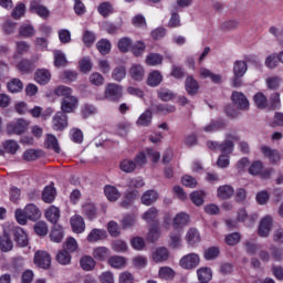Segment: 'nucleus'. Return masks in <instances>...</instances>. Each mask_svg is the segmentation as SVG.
I'll use <instances>...</instances> for the list:
<instances>
[{
  "label": "nucleus",
  "instance_id": "1",
  "mask_svg": "<svg viewBox=\"0 0 283 283\" xmlns=\"http://www.w3.org/2000/svg\"><path fill=\"white\" fill-rule=\"evenodd\" d=\"M14 217L18 224H28V220L36 222L41 218V209L34 203H28L24 209H17Z\"/></svg>",
  "mask_w": 283,
  "mask_h": 283
},
{
  "label": "nucleus",
  "instance_id": "2",
  "mask_svg": "<svg viewBox=\"0 0 283 283\" xmlns=\"http://www.w3.org/2000/svg\"><path fill=\"white\" fill-rule=\"evenodd\" d=\"M104 96L107 101L112 103H118L123 98V86L116 83H109L106 85L104 91Z\"/></svg>",
  "mask_w": 283,
  "mask_h": 283
},
{
  "label": "nucleus",
  "instance_id": "3",
  "mask_svg": "<svg viewBox=\"0 0 283 283\" xmlns=\"http://www.w3.org/2000/svg\"><path fill=\"white\" fill-rule=\"evenodd\" d=\"M240 140V136L235 133H229L226 135V139L221 143L220 151L221 154L229 155L233 154V148L235 143Z\"/></svg>",
  "mask_w": 283,
  "mask_h": 283
},
{
  "label": "nucleus",
  "instance_id": "4",
  "mask_svg": "<svg viewBox=\"0 0 283 283\" xmlns=\"http://www.w3.org/2000/svg\"><path fill=\"white\" fill-rule=\"evenodd\" d=\"M179 265L187 271L197 269L200 265V255H198V253L186 254L180 259Z\"/></svg>",
  "mask_w": 283,
  "mask_h": 283
},
{
  "label": "nucleus",
  "instance_id": "5",
  "mask_svg": "<svg viewBox=\"0 0 283 283\" xmlns=\"http://www.w3.org/2000/svg\"><path fill=\"white\" fill-rule=\"evenodd\" d=\"M34 264L39 266V269H50L52 266V256L46 251H36L34 254Z\"/></svg>",
  "mask_w": 283,
  "mask_h": 283
},
{
  "label": "nucleus",
  "instance_id": "6",
  "mask_svg": "<svg viewBox=\"0 0 283 283\" xmlns=\"http://www.w3.org/2000/svg\"><path fill=\"white\" fill-rule=\"evenodd\" d=\"M76 107H78V98L74 95L71 97H64L61 101V109L60 113H63L65 115L73 114V112L76 111Z\"/></svg>",
  "mask_w": 283,
  "mask_h": 283
},
{
  "label": "nucleus",
  "instance_id": "7",
  "mask_svg": "<svg viewBox=\"0 0 283 283\" xmlns=\"http://www.w3.org/2000/svg\"><path fill=\"white\" fill-rule=\"evenodd\" d=\"M231 101L238 109L247 112L249 109V99L242 92L233 91L231 94Z\"/></svg>",
  "mask_w": 283,
  "mask_h": 283
},
{
  "label": "nucleus",
  "instance_id": "8",
  "mask_svg": "<svg viewBox=\"0 0 283 283\" xmlns=\"http://www.w3.org/2000/svg\"><path fill=\"white\" fill-rule=\"evenodd\" d=\"M12 230L14 241L17 242L18 247H28V233L21 227L9 226Z\"/></svg>",
  "mask_w": 283,
  "mask_h": 283
},
{
  "label": "nucleus",
  "instance_id": "9",
  "mask_svg": "<svg viewBox=\"0 0 283 283\" xmlns=\"http://www.w3.org/2000/svg\"><path fill=\"white\" fill-rule=\"evenodd\" d=\"M272 229H273V218L271 216H265L259 224L258 233L260 238H269Z\"/></svg>",
  "mask_w": 283,
  "mask_h": 283
},
{
  "label": "nucleus",
  "instance_id": "10",
  "mask_svg": "<svg viewBox=\"0 0 283 283\" xmlns=\"http://www.w3.org/2000/svg\"><path fill=\"white\" fill-rule=\"evenodd\" d=\"M25 129H28V122L25 119H18L7 125V133L10 135L17 134L19 136L23 134Z\"/></svg>",
  "mask_w": 283,
  "mask_h": 283
},
{
  "label": "nucleus",
  "instance_id": "11",
  "mask_svg": "<svg viewBox=\"0 0 283 283\" xmlns=\"http://www.w3.org/2000/svg\"><path fill=\"white\" fill-rule=\"evenodd\" d=\"M52 125L55 132H63V129L67 128V115L57 112L55 116H53Z\"/></svg>",
  "mask_w": 283,
  "mask_h": 283
},
{
  "label": "nucleus",
  "instance_id": "12",
  "mask_svg": "<svg viewBox=\"0 0 283 283\" xmlns=\"http://www.w3.org/2000/svg\"><path fill=\"white\" fill-rule=\"evenodd\" d=\"M189 224V214L185 212L177 213L172 219V227L177 231H182Z\"/></svg>",
  "mask_w": 283,
  "mask_h": 283
},
{
  "label": "nucleus",
  "instance_id": "13",
  "mask_svg": "<svg viewBox=\"0 0 283 283\" xmlns=\"http://www.w3.org/2000/svg\"><path fill=\"white\" fill-rule=\"evenodd\" d=\"M31 12H35L42 19H48L50 17V10L42 6L41 0H32L30 3Z\"/></svg>",
  "mask_w": 283,
  "mask_h": 283
},
{
  "label": "nucleus",
  "instance_id": "14",
  "mask_svg": "<svg viewBox=\"0 0 283 283\" xmlns=\"http://www.w3.org/2000/svg\"><path fill=\"white\" fill-rule=\"evenodd\" d=\"M34 81L39 85H48L52 81V73L46 69H38L34 73Z\"/></svg>",
  "mask_w": 283,
  "mask_h": 283
},
{
  "label": "nucleus",
  "instance_id": "15",
  "mask_svg": "<svg viewBox=\"0 0 283 283\" xmlns=\"http://www.w3.org/2000/svg\"><path fill=\"white\" fill-rule=\"evenodd\" d=\"M261 153L263 154L264 158L270 160L271 165H276V163H280V151L269 146H262Z\"/></svg>",
  "mask_w": 283,
  "mask_h": 283
},
{
  "label": "nucleus",
  "instance_id": "16",
  "mask_svg": "<svg viewBox=\"0 0 283 283\" xmlns=\"http://www.w3.org/2000/svg\"><path fill=\"white\" fill-rule=\"evenodd\" d=\"M234 193L235 189H233V186L230 185H223L217 189V196L220 198V200H230V198H233Z\"/></svg>",
  "mask_w": 283,
  "mask_h": 283
},
{
  "label": "nucleus",
  "instance_id": "17",
  "mask_svg": "<svg viewBox=\"0 0 283 283\" xmlns=\"http://www.w3.org/2000/svg\"><path fill=\"white\" fill-rule=\"evenodd\" d=\"M201 237L200 232L196 228H190L186 233V242L189 247H196V244L200 243Z\"/></svg>",
  "mask_w": 283,
  "mask_h": 283
},
{
  "label": "nucleus",
  "instance_id": "18",
  "mask_svg": "<svg viewBox=\"0 0 283 283\" xmlns=\"http://www.w3.org/2000/svg\"><path fill=\"white\" fill-rule=\"evenodd\" d=\"M45 218L51 224H56L61 219V210L55 206H50L45 211Z\"/></svg>",
  "mask_w": 283,
  "mask_h": 283
},
{
  "label": "nucleus",
  "instance_id": "19",
  "mask_svg": "<svg viewBox=\"0 0 283 283\" xmlns=\"http://www.w3.org/2000/svg\"><path fill=\"white\" fill-rule=\"evenodd\" d=\"M71 227L74 233H83L85 231V220L83 217L75 214L71 218Z\"/></svg>",
  "mask_w": 283,
  "mask_h": 283
},
{
  "label": "nucleus",
  "instance_id": "20",
  "mask_svg": "<svg viewBox=\"0 0 283 283\" xmlns=\"http://www.w3.org/2000/svg\"><path fill=\"white\" fill-rule=\"evenodd\" d=\"M169 238L171 249H180V247H182V230H175L170 232Z\"/></svg>",
  "mask_w": 283,
  "mask_h": 283
},
{
  "label": "nucleus",
  "instance_id": "21",
  "mask_svg": "<svg viewBox=\"0 0 283 283\" xmlns=\"http://www.w3.org/2000/svg\"><path fill=\"white\" fill-rule=\"evenodd\" d=\"M197 275L199 282L209 283L213 279V271H211V268H200L197 270Z\"/></svg>",
  "mask_w": 283,
  "mask_h": 283
},
{
  "label": "nucleus",
  "instance_id": "22",
  "mask_svg": "<svg viewBox=\"0 0 283 283\" xmlns=\"http://www.w3.org/2000/svg\"><path fill=\"white\" fill-rule=\"evenodd\" d=\"M199 76L201 78H210L212 83H222V75L216 74L206 67L199 69Z\"/></svg>",
  "mask_w": 283,
  "mask_h": 283
},
{
  "label": "nucleus",
  "instance_id": "23",
  "mask_svg": "<svg viewBox=\"0 0 283 283\" xmlns=\"http://www.w3.org/2000/svg\"><path fill=\"white\" fill-rule=\"evenodd\" d=\"M133 81H143L145 78V69L140 64H133L129 70Z\"/></svg>",
  "mask_w": 283,
  "mask_h": 283
},
{
  "label": "nucleus",
  "instance_id": "24",
  "mask_svg": "<svg viewBox=\"0 0 283 283\" xmlns=\"http://www.w3.org/2000/svg\"><path fill=\"white\" fill-rule=\"evenodd\" d=\"M56 199V189L51 186H46L44 190L42 191V200L46 205H52L54 200Z\"/></svg>",
  "mask_w": 283,
  "mask_h": 283
},
{
  "label": "nucleus",
  "instance_id": "25",
  "mask_svg": "<svg viewBox=\"0 0 283 283\" xmlns=\"http://www.w3.org/2000/svg\"><path fill=\"white\" fill-rule=\"evenodd\" d=\"M154 115L151 111L146 109L142 115H139L138 119L136 120V125L139 127H149L151 125V120Z\"/></svg>",
  "mask_w": 283,
  "mask_h": 283
},
{
  "label": "nucleus",
  "instance_id": "26",
  "mask_svg": "<svg viewBox=\"0 0 283 283\" xmlns=\"http://www.w3.org/2000/svg\"><path fill=\"white\" fill-rule=\"evenodd\" d=\"M227 127V123H224V119H217L208 124L203 132H207L208 134H211L213 132H220Z\"/></svg>",
  "mask_w": 283,
  "mask_h": 283
},
{
  "label": "nucleus",
  "instance_id": "27",
  "mask_svg": "<svg viewBox=\"0 0 283 283\" xmlns=\"http://www.w3.org/2000/svg\"><path fill=\"white\" fill-rule=\"evenodd\" d=\"M143 220L148 224H156L158 222V209L155 207L149 208L143 216Z\"/></svg>",
  "mask_w": 283,
  "mask_h": 283
},
{
  "label": "nucleus",
  "instance_id": "28",
  "mask_svg": "<svg viewBox=\"0 0 283 283\" xmlns=\"http://www.w3.org/2000/svg\"><path fill=\"white\" fill-rule=\"evenodd\" d=\"M104 193L107 198V200H109V202H116V200H118V198H120V191H118V188L114 187V186H105L104 187Z\"/></svg>",
  "mask_w": 283,
  "mask_h": 283
},
{
  "label": "nucleus",
  "instance_id": "29",
  "mask_svg": "<svg viewBox=\"0 0 283 283\" xmlns=\"http://www.w3.org/2000/svg\"><path fill=\"white\" fill-rule=\"evenodd\" d=\"M157 200L158 192H156V190H148L142 196V205H145L146 207H151Z\"/></svg>",
  "mask_w": 283,
  "mask_h": 283
},
{
  "label": "nucleus",
  "instance_id": "30",
  "mask_svg": "<svg viewBox=\"0 0 283 283\" xmlns=\"http://www.w3.org/2000/svg\"><path fill=\"white\" fill-rule=\"evenodd\" d=\"M107 238V231L101 229H93L87 235V242H98Z\"/></svg>",
  "mask_w": 283,
  "mask_h": 283
},
{
  "label": "nucleus",
  "instance_id": "31",
  "mask_svg": "<svg viewBox=\"0 0 283 283\" xmlns=\"http://www.w3.org/2000/svg\"><path fill=\"white\" fill-rule=\"evenodd\" d=\"M154 262H167L169 260V250L167 248H158L153 253Z\"/></svg>",
  "mask_w": 283,
  "mask_h": 283
},
{
  "label": "nucleus",
  "instance_id": "32",
  "mask_svg": "<svg viewBox=\"0 0 283 283\" xmlns=\"http://www.w3.org/2000/svg\"><path fill=\"white\" fill-rule=\"evenodd\" d=\"M198 90H200L198 81H196L193 76H188L186 78V92H188L190 96H193L195 94H198Z\"/></svg>",
  "mask_w": 283,
  "mask_h": 283
},
{
  "label": "nucleus",
  "instance_id": "33",
  "mask_svg": "<svg viewBox=\"0 0 283 283\" xmlns=\"http://www.w3.org/2000/svg\"><path fill=\"white\" fill-rule=\"evenodd\" d=\"M153 112H156V114H174L176 112V106L169 105V104H157L151 105Z\"/></svg>",
  "mask_w": 283,
  "mask_h": 283
},
{
  "label": "nucleus",
  "instance_id": "34",
  "mask_svg": "<svg viewBox=\"0 0 283 283\" xmlns=\"http://www.w3.org/2000/svg\"><path fill=\"white\" fill-rule=\"evenodd\" d=\"M249 70V65H247V62L244 61H235L233 63V74L234 76H244Z\"/></svg>",
  "mask_w": 283,
  "mask_h": 283
},
{
  "label": "nucleus",
  "instance_id": "35",
  "mask_svg": "<svg viewBox=\"0 0 283 283\" xmlns=\"http://www.w3.org/2000/svg\"><path fill=\"white\" fill-rule=\"evenodd\" d=\"M80 266L83 271H92L96 266V261L90 255H84L80 260Z\"/></svg>",
  "mask_w": 283,
  "mask_h": 283
},
{
  "label": "nucleus",
  "instance_id": "36",
  "mask_svg": "<svg viewBox=\"0 0 283 283\" xmlns=\"http://www.w3.org/2000/svg\"><path fill=\"white\" fill-rule=\"evenodd\" d=\"M64 233H63V227L59 226V224H54L50 238L52 242H62L63 238H64Z\"/></svg>",
  "mask_w": 283,
  "mask_h": 283
},
{
  "label": "nucleus",
  "instance_id": "37",
  "mask_svg": "<svg viewBox=\"0 0 283 283\" xmlns=\"http://www.w3.org/2000/svg\"><path fill=\"white\" fill-rule=\"evenodd\" d=\"M147 83L150 87H158L163 83V74L159 71H154L148 75Z\"/></svg>",
  "mask_w": 283,
  "mask_h": 283
},
{
  "label": "nucleus",
  "instance_id": "38",
  "mask_svg": "<svg viewBox=\"0 0 283 283\" xmlns=\"http://www.w3.org/2000/svg\"><path fill=\"white\" fill-rule=\"evenodd\" d=\"M19 34L20 36H23V39H30L36 34V30H34L32 24H22L19 28Z\"/></svg>",
  "mask_w": 283,
  "mask_h": 283
},
{
  "label": "nucleus",
  "instance_id": "39",
  "mask_svg": "<svg viewBox=\"0 0 283 283\" xmlns=\"http://www.w3.org/2000/svg\"><path fill=\"white\" fill-rule=\"evenodd\" d=\"M119 169L125 174H133V171H136V161L132 159H123L119 163Z\"/></svg>",
  "mask_w": 283,
  "mask_h": 283
},
{
  "label": "nucleus",
  "instance_id": "40",
  "mask_svg": "<svg viewBox=\"0 0 283 283\" xmlns=\"http://www.w3.org/2000/svg\"><path fill=\"white\" fill-rule=\"evenodd\" d=\"M56 262L62 266H67V264H72V254L67 250H62L56 254Z\"/></svg>",
  "mask_w": 283,
  "mask_h": 283
},
{
  "label": "nucleus",
  "instance_id": "41",
  "mask_svg": "<svg viewBox=\"0 0 283 283\" xmlns=\"http://www.w3.org/2000/svg\"><path fill=\"white\" fill-rule=\"evenodd\" d=\"M108 264L113 269H124L125 264H127V260L125 256L114 255L108 259Z\"/></svg>",
  "mask_w": 283,
  "mask_h": 283
},
{
  "label": "nucleus",
  "instance_id": "42",
  "mask_svg": "<svg viewBox=\"0 0 283 283\" xmlns=\"http://www.w3.org/2000/svg\"><path fill=\"white\" fill-rule=\"evenodd\" d=\"M93 258L95 260H99L101 262L107 260L109 258V250L105 247H98L93 250Z\"/></svg>",
  "mask_w": 283,
  "mask_h": 283
},
{
  "label": "nucleus",
  "instance_id": "43",
  "mask_svg": "<svg viewBox=\"0 0 283 283\" xmlns=\"http://www.w3.org/2000/svg\"><path fill=\"white\" fill-rule=\"evenodd\" d=\"M43 156V150H36V149H29L25 150L23 154V158L27 160V163H32L34 160H39Z\"/></svg>",
  "mask_w": 283,
  "mask_h": 283
},
{
  "label": "nucleus",
  "instance_id": "44",
  "mask_svg": "<svg viewBox=\"0 0 283 283\" xmlns=\"http://www.w3.org/2000/svg\"><path fill=\"white\" fill-rule=\"evenodd\" d=\"M7 87L11 94H19V92L23 91V82L19 78H13L8 83Z\"/></svg>",
  "mask_w": 283,
  "mask_h": 283
},
{
  "label": "nucleus",
  "instance_id": "45",
  "mask_svg": "<svg viewBox=\"0 0 283 283\" xmlns=\"http://www.w3.org/2000/svg\"><path fill=\"white\" fill-rule=\"evenodd\" d=\"M48 149H53L55 154H61V147L59 146V139L54 135H48L45 140Z\"/></svg>",
  "mask_w": 283,
  "mask_h": 283
},
{
  "label": "nucleus",
  "instance_id": "46",
  "mask_svg": "<svg viewBox=\"0 0 283 283\" xmlns=\"http://www.w3.org/2000/svg\"><path fill=\"white\" fill-rule=\"evenodd\" d=\"M14 244L12 243V239H10V235L4 232L2 237H0V249L3 251V253H8Z\"/></svg>",
  "mask_w": 283,
  "mask_h": 283
},
{
  "label": "nucleus",
  "instance_id": "47",
  "mask_svg": "<svg viewBox=\"0 0 283 283\" xmlns=\"http://www.w3.org/2000/svg\"><path fill=\"white\" fill-rule=\"evenodd\" d=\"M73 90L65 85H60L54 88L55 96H62V98H70L72 97Z\"/></svg>",
  "mask_w": 283,
  "mask_h": 283
},
{
  "label": "nucleus",
  "instance_id": "48",
  "mask_svg": "<svg viewBox=\"0 0 283 283\" xmlns=\"http://www.w3.org/2000/svg\"><path fill=\"white\" fill-rule=\"evenodd\" d=\"M220 256V248L218 247H210L205 250L203 258L207 261L216 260Z\"/></svg>",
  "mask_w": 283,
  "mask_h": 283
},
{
  "label": "nucleus",
  "instance_id": "49",
  "mask_svg": "<svg viewBox=\"0 0 283 283\" xmlns=\"http://www.w3.org/2000/svg\"><path fill=\"white\" fill-rule=\"evenodd\" d=\"M160 226L158 222L156 223H151L150 228H149V233H148V238L151 242H156V240H158V238H160Z\"/></svg>",
  "mask_w": 283,
  "mask_h": 283
},
{
  "label": "nucleus",
  "instance_id": "50",
  "mask_svg": "<svg viewBox=\"0 0 283 283\" xmlns=\"http://www.w3.org/2000/svg\"><path fill=\"white\" fill-rule=\"evenodd\" d=\"M83 216L88 218V220H94L96 218V206L94 203H86L82 208Z\"/></svg>",
  "mask_w": 283,
  "mask_h": 283
},
{
  "label": "nucleus",
  "instance_id": "51",
  "mask_svg": "<svg viewBox=\"0 0 283 283\" xmlns=\"http://www.w3.org/2000/svg\"><path fill=\"white\" fill-rule=\"evenodd\" d=\"M54 65L55 67H64V65H67V59L63 51H54Z\"/></svg>",
  "mask_w": 283,
  "mask_h": 283
},
{
  "label": "nucleus",
  "instance_id": "52",
  "mask_svg": "<svg viewBox=\"0 0 283 283\" xmlns=\"http://www.w3.org/2000/svg\"><path fill=\"white\" fill-rule=\"evenodd\" d=\"M60 78L64 81V83H74V81L78 78V73H76V71L66 70L61 74Z\"/></svg>",
  "mask_w": 283,
  "mask_h": 283
},
{
  "label": "nucleus",
  "instance_id": "53",
  "mask_svg": "<svg viewBox=\"0 0 283 283\" xmlns=\"http://www.w3.org/2000/svg\"><path fill=\"white\" fill-rule=\"evenodd\" d=\"M64 251H67V253H76V251H78V242H76V239L72 237L67 238L64 244Z\"/></svg>",
  "mask_w": 283,
  "mask_h": 283
},
{
  "label": "nucleus",
  "instance_id": "54",
  "mask_svg": "<svg viewBox=\"0 0 283 283\" xmlns=\"http://www.w3.org/2000/svg\"><path fill=\"white\" fill-rule=\"evenodd\" d=\"M146 63H147V65H150V66L161 65L163 64V55H160L158 53H150L146 57Z\"/></svg>",
  "mask_w": 283,
  "mask_h": 283
},
{
  "label": "nucleus",
  "instance_id": "55",
  "mask_svg": "<svg viewBox=\"0 0 283 283\" xmlns=\"http://www.w3.org/2000/svg\"><path fill=\"white\" fill-rule=\"evenodd\" d=\"M96 49L102 54H109L112 51V43L108 40L102 39L96 43Z\"/></svg>",
  "mask_w": 283,
  "mask_h": 283
},
{
  "label": "nucleus",
  "instance_id": "56",
  "mask_svg": "<svg viewBox=\"0 0 283 283\" xmlns=\"http://www.w3.org/2000/svg\"><path fill=\"white\" fill-rule=\"evenodd\" d=\"M88 81L92 85H95L96 87H101V85H104L105 83V77L103 74L98 72H94L90 75Z\"/></svg>",
  "mask_w": 283,
  "mask_h": 283
},
{
  "label": "nucleus",
  "instance_id": "57",
  "mask_svg": "<svg viewBox=\"0 0 283 283\" xmlns=\"http://www.w3.org/2000/svg\"><path fill=\"white\" fill-rule=\"evenodd\" d=\"M190 200L197 207H200V206L205 205V192H202V191H193L190 195Z\"/></svg>",
  "mask_w": 283,
  "mask_h": 283
},
{
  "label": "nucleus",
  "instance_id": "58",
  "mask_svg": "<svg viewBox=\"0 0 283 283\" xmlns=\"http://www.w3.org/2000/svg\"><path fill=\"white\" fill-rule=\"evenodd\" d=\"M97 11L102 17H109L114 12V8L109 2H103L98 6Z\"/></svg>",
  "mask_w": 283,
  "mask_h": 283
},
{
  "label": "nucleus",
  "instance_id": "59",
  "mask_svg": "<svg viewBox=\"0 0 283 283\" xmlns=\"http://www.w3.org/2000/svg\"><path fill=\"white\" fill-rule=\"evenodd\" d=\"M176 272L169 266H164L159 269V277L161 280H174Z\"/></svg>",
  "mask_w": 283,
  "mask_h": 283
},
{
  "label": "nucleus",
  "instance_id": "60",
  "mask_svg": "<svg viewBox=\"0 0 283 283\" xmlns=\"http://www.w3.org/2000/svg\"><path fill=\"white\" fill-rule=\"evenodd\" d=\"M253 101L256 105V107H259V109H264L266 108L268 105V99L266 96H264V94L262 93H256L253 97Z\"/></svg>",
  "mask_w": 283,
  "mask_h": 283
},
{
  "label": "nucleus",
  "instance_id": "61",
  "mask_svg": "<svg viewBox=\"0 0 283 283\" xmlns=\"http://www.w3.org/2000/svg\"><path fill=\"white\" fill-rule=\"evenodd\" d=\"M242 235H240V233L234 232L231 234L226 235V244H228L229 247H235V244L240 243Z\"/></svg>",
  "mask_w": 283,
  "mask_h": 283
},
{
  "label": "nucleus",
  "instance_id": "62",
  "mask_svg": "<svg viewBox=\"0 0 283 283\" xmlns=\"http://www.w3.org/2000/svg\"><path fill=\"white\" fill-rule=\"evenodd\" d=\"M3 147L8 154H14L15 151H19V144L13 139L6 140Z\"/></svg>",
  "mask_w": 283,
  "mask_h": 283
},
{
  "label": "nucleus",
  "instance_id": "63",
  "mask_svg": "<svg viewBox=\"0 0 283 283\" xmlns=\"http://www.w3.org/2000/svg\"><path fill=\"white\" fill-rule=\"evenodd\" d=\"M34 231L36 235L45 237V234L48 233V223H45V221L36 222L34 226Z\"/></svg>",
  "mask_w": 283,
  "mask_h": 283
},
{
  "label": "nucleus",
  "instance_id": "64",
  "mask_svg": "<svg viewBox=\"0 0 283 283\" xmlns=\"http://www.w3.org/2000/svg\"><path fill=\"white\" fill-rule=\"evenodd\" d=\"M127 72L125 71V67L124 66H118L116 67L113 73H112V78L114 81H123V78H125Z\"/></svg>",
  "mask_w": 283,
  "mask_h": 283
}]
</instances>
